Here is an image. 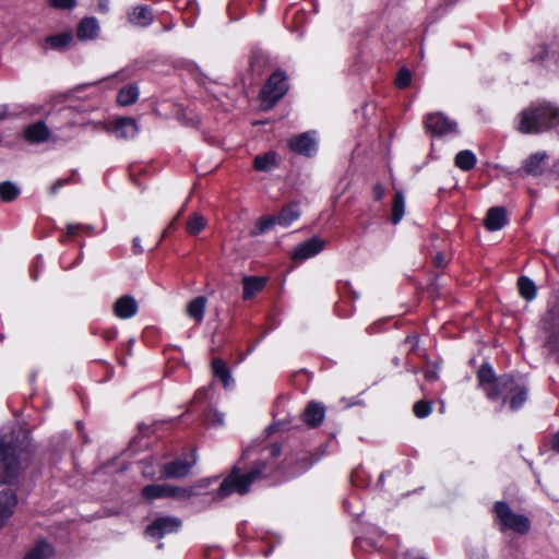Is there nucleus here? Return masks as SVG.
<instances>
[{
  "label": "nucleus",
  "instance_id": "nucleus-1",
  "mask_svg": "<svg viewBox=\"0 0 559 559\" xmlns=\"http://www.w3.org/2000/svg\"><path fill=\"white\" fill-rule=\"evenodd\" d=\"M281 453V445L275 443L261 451L260 460L250 472L240 474L239 468L234 467L231 473L222 481L217 490V496L219 498H226L234 492L240 495L247 493L253 481L271 475L274 463L273 461L271 462L270 459L275 460Z\"/></svg>",
  "mask_w": 559,
  "mask_h": 559
},
{
  "label": "nucleus",
  "instance_id": "nucleus-2",
  "mask_svg": "<svg viewBox=\"0 0 559 559\" xmlns=\"http://www.w3.org/2000/svg\"><path fill=\"white\" fill-rule=\"evenodd\" d=\"M26 454L13 429L0 431V484H12L25 469Z\"/></svg>",
  "mask_w": 559,
  "mask_h": 559
},
{
  "label": "nucleus",
  "instance_id": "nucleus-3",
  "mask_svg": "<svg viewBox=\"0 0 559 559\" xmlns=\"http://www.w3.org/2000/svg\"><path fill=\"white\" fill-rule=\"evenodd\" d=\"M559 121V108L545 100L532 103L515 118V129L522 134H540L552 129Z\"/></svg>",
  "mask_w": 559,
  "mask_h": 559
},
{
  "label": "nucleus",
  "instance_id": "nucleus-4",
  "mask_svg": "<svg viewBox=\"0 0 559 559\" xmlns=\"http://www.w3.org/2000/svg\"><path fill=\"white\" fill-rule=\"evenodd\" d=\"M493 393L489 400H501L503 405L509 402L510 409L518 411L527 401L528 384L522 376L502 374Z\"/></svg>",
  "mask_w": 559,
  "mask_h": 559
},
{
  "label": "nucleus",
  "instance_id": "nucleus-5",
  "mask_svg": "<svg viewBox=\"0 0 559 559\" xmlns=\"http://www.w3.org/2000/svg\"><path fill=\"white\" fill-rule=\"evenodd\" d=\"M542 334L544 337V354L549 362H559V312L552 307L542 319Z\"/></svg>",
  "mask_w": 559,
  "mask_h": 559
},
{
  "label": "nucleus",
  "instance_id": "nucleus-6",
  "mask_svg": "<svg viewBox=\"0 0 559 559\" xmlns=\"http://www.w3.org/2000/svg\"><path fill=\"white\" fill-rule=\"evenodd\" d=\"M495 522L499 524L500 532L512 531L520 535L528 533L530 519L521 513H515L504 501H497L493 506Z\"/></svg>",
  "mask_w": 559,
  "mask_h": 559
},
{
  "label": "nucleus",
  "instance_id": "nucleus-7",
  "mask_svg": "<svg viewBox=\"0 0 559 559\" xmlns=\"http://www.w3.org/2000/svg\"><path fill=\"white\" fill-rule=\"evenodd\" d=\"M288 91L287 76L275 71L265 82L260 93L261 106L271 109Z\"/></svg>",
  "mask_w": 559,
  "mask_h": 559
},
{
  "label": "nucleus",
  "instance_id": "nucleus-8",
  "mask_svg": "<svg viewBox=\"0 0 559 559\" xmlns=\"http://www.w3.org/2000/svg\"><path fill=\"white\" fill-rule=\"evenodd\" d=\"M288 147L295 154L310 157L318 151V140L316 131H307L292 136L288 140Z\"/></svg>",
  "mask_w": 559,
  "mask_h": 559
},
{
  "label": "nucleus",
  "instance_id": "nucleus-9",
  "mask_svg": "<svg viewBox=\"0 0 559 559\" xmlns=\"http://www.w3.org/2000/svg\"><path fill=\"white\" fill-rule=\"evenodd\" d=\"M426 128L433 135H447L457 133V123L441 112L430 114L427 116Z\"/></svg>",
  "mask_w": 559,
  "mask_h": 559
},
{
  "label": "nucleus",
  "instance_id": "nucleus-10",
  "mask_svg": "<svg viewBox=\"0 0 559 559\" xmlns=\"http://www.w3.org/2000/svg\"><path fill=\"white\" fill-rule=\"evenodd\" d=\"M181 521L175 516H160L155 519L147 527L146 534L153 538H162L167 534L178 532Z\"/></svg>",
  "mask_w": 559,
  "mask_h": 559
},
{
  "label": "nucleus",
  "instance_id": "nucleus-11",
  "mask_svg": "<svg viewBox=\"0 0 559 559\" xmlns=\"http://www.w3.org/2000/svg\"><path fill=\"white\" fill-rule=\"evenodd\" d=\"M324 241L318 237H312L299 243L292 253L295 261H304L319 254L324 249Z\"/></svg>",
  "mask_w": 559,
  "mask_h": 559
},
{
  "label": "nucleus",
  "instance_id": "nucleus-12",
  "mask_svg": "<svg viewBox=\"0 0 559 559\" xmlns=\"http://www.w3.org/2000/svg\"><path fill=\"white\" fill-rule=\"evenodd\" d=\"M39 110H40V107L35 106V105H29V106H26L23 108L20 106H15L14 108L11 109L9 105L3 104V105H0V121H2L4 119L19 118L22 115H26L27 117H33V116L39 114ZM7 138H8V135L0 134V144L1 145L8 144Z\"/></svg>",
  "mask_w": 559,
  "mask_h": 559
},
{
  "label": "nucleus",
  "instance_id": "nucleus-13",
  "mask_svg": "<svg viewBox=\"0 0 559 559\" xmlns=\"http://www.w3.org/2000/svg\"><path fill=\"white\" fill-rule=\"evenodd\" d=\"M195 462H188L186 459H176L163 465L160 469V478H180L189 474L192 464Z\"/></svg>",
  "mask_w": 559,
  "mask_h": 559
},
{
  "label": "nucleus",
  "instance_id": "nucleus-14",
  "mask_svg": "<svg viewBox=\"0 0 559 559\" xmlns=\"http://www.w3.org/2000/svg\"><path fill=\"white\" fill-rule=\"evenodd\" d=\"M477 379L479 386L485 392L487 397L496 394L493 393V390L498 386L500 376H496L492 367L489 364L485 362L480 366L477 372Z\"/></svg>",
  "mask_w": 559,
  "mask_h": 559
},
{
  "label": "nucleus",
  "instance_id": "nucleus-15",
  "mask_svg": "<svg viewBox=\"0 0 559 559\" xmlns=\"http://www.w3.org/2000/svg\"><path fill=\"white\" fill-rule=\"evenodd\" d=\"M128 21L138 27H148L153 21H154V14L153 11L148 5L139 4L135 7H132L128 13Z\"/></svg>",
  "mask_w": 559,
  "mask_h": 559
},
{
  "label": "nucleus",
  "instance_id": "nucleus-16",
  "mask_svg": "<svg viewBox=\"0 0 559 559\" xmlns=\"http://www.w3.org/2000/svg\"><path fill=\"white\" fill-rule=\"evenodd\" d=\"M50 136V130L44 121H37L28 124L23 130V138L31 144H40Z\"/></svg>",
  "mask_w": 559,
  "mask_h": 559
},
{
  "label": "nucleus",
  "instance_id": "nucleus-17",
  "mask_svg": "<svg viewBox=\"0 0 559 559\" xmlns=\"http://www.w3.org/2000/svg\"><path fill=\"white\" fill-rule=\"evenodd\" d=\"M100 27L96 17H83L76 27V37L82 41L96 39L99 35Z\"/></svg>",
  "mask_w": 559,
  "mask_h": 559
},
{
  "label": "nucleus",
  "instance_id": "nucleus-18",
  "mask_svg": "<svg viewBox=\"0 0 559 559\" xmlns=\"http://www.w3.org/2000/svg\"><path fill=\"white\" fill-rule=\"evenodd\" d=\"M17 496L11 489L0 491V527L13 515Z\"/></svg>",
  "mask_w": 559,
  "mask_h": 559
},
{
  "label": "nucleus",
  "instance_id": "nucleus-19",
  "mask_svg": "<svg viewBox=\"0 0 559 559\" xmlns=\"http://www.w3.org/2000/svg\"><path fill=\"white\" fill-rule=\"evenodd\" d=\"M109 130L116 138L128 140L136 135L138 124L132 118H119Z\"/></svg>",
  "mask_w": 559,
  "mask_h": 559
},
{
  "label": "nucleus",
  "instance_id": "nucleus-20",
  "mask_svg": "<svg viewBox=\"0 0 559 559\" xmlns=\"http://www.w3.org/2000/svg\"><path fill=\"white\" fill-rule=\"evenodd\" d=\"M325 416V407L318 402H310L302 413L305 424L310 428L320 426Z\"/></svg>",
  "mask_w": 559,
  "mask_h": 559
},
{
  "label": "nucleus",
  "instance_id": "nucleus-21",
  "mask_svg": "<svg viewBox=\"0 0 559 559\" xmlns=\"http://www.w3.org/2000/svg\"><path fill=\"white\" fill-rule=\"evenodd\" d=\"M242 298L245 300L252 299L258 293L262 292L267 283V278L264 276H250L246 275L242 277Z\"/></svg>",
  "mask_w": 559,
  "mask_h": 559
},
{
  "label": "nucleus",
  "instance_id": "nucleus-22",
  "mask_svg": "<svg viewBox=\"0 0 559 559\" xmlns=\"http://www.w3.org/2000/svg\"><path fill=\"white\" fill-rule=\"evenodd\" d=\"M114 312L120 319H130L138 312V302L131 296H122L115 302Z\"/></svg>",
  "mask_w": 559,
  "mask_h": 559
},
{
  "label": "nucleus",
  "instance_id": "nucleus-23",
  "mask_svg": "<svg viewBox=\"0 0 559 559\" xmlns=\"http://www.w3.org/2000/svg\"><path fill=\"white\" fill-rule=\"evenodd\" d=\"M547 159L548 155L545 152L534 153L523 162V169L527 175L539 176L545 170Z\"/></svg>",
  "mask_w": 559,
  "mask_h": 559
},
{
  "label": "nucleus",
  "instance_id": "nucleus-24",
  "mask_svg": "<svg viewBox=\"0 0 559 559\" xmlns=\"http://www.w3.org/2000/svg\"><path fill=\"white\" fill-rule=\"evenodd\" d=\"M508 223L504 207L496 206L488 210L485 226L490 231L500 230Z\"/></svg>",
  "mask_w": 559,
  "mask_h": 559
},
{
  "label": "nucleus",
  "instance_id": "nucleus-25",
  "mask_svg": "<svg viewBox=\"0 0 559 559\" xmlns=\"http://www.w3.org/2000/svg\"><path fill=\"white\" fill-rule=\"evenodd\" d=\"M205 307L206 298L204 296H198L188 304L187 314L197 323H201L204 319Z\"/></svg>",
  "mask_w": 559,
  "mask_h": 559
},
{
  "label": "nucleus",
  "instance_id": "nucleus-26",
  "mask_svg": "<svg viewBox=\"0 0 559 559\" xmlns=\"http://www.w3.org/2000/svg\"><path fill=\"white\" fill-rule=\"evenodd\" d=\"M277 225L282 227L290 226L295 221L300 217V211L297 204L285 205L276 215Z\"/></svg>",
  "mask_w": 559,
  "mask_h": 559
},
{
  "label": "nucleus",
  "instance_id": "nucleus-27",
  "mask_svg": "<svg viewBox=\"0 0 559 559\" xmlns=\"http://www.w3.org/2000/svg\"><path fill=\"white\" fill-rule=\"evenodd\" d=\"M277 154L269 151L254 157L253 167L258 171H270L277 166Z\"/></svg>",
  "mask_w": 559,
  "mask_h": 559
},
{
  "label": "nucleus",
  "instance_id": "nucleus-28",
  "mask_svg": "<svg viewBox=\"0 0 559 559\" xmlns=\"http://www.w3.org/2000/svg\"><path fill=\"white\" fill-rule=\"evenodd\" d=\"M142 497L147 501L155 499L169 498V485H147L141 490Z\"/></svg>",
  "mask_w": 559,
  "mask_h": 559
},
{
  "label": "nucleus",
  "instance_id": "nucleus-29",
  "mask_svg": "<svg viewBox=\"0 0 559 559\" xmlns=\"http://www.w3.org/2000/svg\"><path fill=\"white\" fill-rule=\"evenodd\" d=\"M53 555V547L45 542L39 540L27 554L24 559H48Z\"/></svg>",
  "mask_w": 559,
  "mask_h": 559
},
{
  "label": "nucleus",
  "instance_id": "nucleus-30",
  "mask_svg": "<svg viewBox=\"0 0 559 559\" xmlns=\"http://www.w3.org/2000/svg\"><path fill=\"white\" fill-rule=\"evenodd\" d=\"M73 35L70 31L48 36L46 44L55 50L66 49L72 41Z\"/></svg>",
  "mask_w": 559,
  "mask_h": 559
},
{
  "label": "nucleus",
  "instance_id": "nucleus-31",
  "mask_svg": "<svg viewBox=\"0 0 559 559\" xmlns=\"http://www.w3.org/2000/svg\"><path fill=\"white\" fill-rule=\"evenodd\" d=\"M405 213V197L402 191H396L392 202L391 222L392 224H399Z\"/></svg>",
  "mask_w": 559,
  "mask_h": 559
},
{
  "label": "nucleus",
  "instance_id": "nucleus-32",
  "mask_svg": "<svg viewBox=\"0 0 559 559\" xmlns=\"http://www.w3.org/2000/svg\"><path fill=\"white\" fill-rule=\"evenodd\" d=\"M476 155L471 150L460 151L454 159L455 166L463 171L473 169L476 165Z\"/></svg>",
  "mask_w": 559,
  "mask_h": 559
},
{
  "label": "nucleus",
  "instance_id": "nucleus-33",
  "mask_svg": "<svg viewBox=\"0 0 559 559\" xmlns=\"http://www.w3.org/2000/svg\"><path fill=\"white\" fill-rule=\"evenodd\" d=\"M518 288L520 295L527 301H532L536 297L537 287L535 283L527 276H521L518 280Z\"/></svg>",
  "mask_w": 559,
  "mask_h": 559
},
{
  "label": "nucleus",
  "instance_id": "nucleus-34",
  "mask_svg": "<svg viewBox=\"0 0 559 559\" xmlns=\"http://www.w3.org/2000/svg\"><path fill=\"white\" fill-rule=\"evenodd\" d=\"M275 225H277L276 215L262 216L257 221L254 227L250 231V235L251 236L262 235V234L271 230Z\"/></svg>",
  "mask_w": 559,
  "mask_h": 559
},
{
  "label": "nucleus",
  "instance_id": "nucleus-35",
  "mask_svg": "<svg viewBox=\"0 0 559 559\" xmlns=\"http://www.w3.org/2000/svg\"><path fill=\"white\" fill-rule=\"evenodd\" d=\"M139 98V88L135 85H128L121 88L117 95V102L121 106L134 104Z\"/></svg>",
  "mask_w": 559,
  "mask_h": 559
},
{
  "label": "nucleus",
  "instance_id": "nucleus-36",
  "mask_svg": "<svg viewBox=\"0 0 559 559\" xmlns=\"http://www.w3.org/2000/svg\"><path fill=\"white\" fill-rule=\"evenodd\" d=\"M212 369L214 376L219 378L224 386L227 388L229 385V382L231 381V376L225 361H223L219 358L213 359Z\"/></svg>",
  "mask_w": 559,
  "mask_h": 559
},
{
  "label": "nucleus",
  "instance_id": "nucleus-37",
  "mask_svg": "<svg viewBox=\"0 0 559 559\" xmlns=\"http://www.w3.org/2000/svg\"><path fill=\"white\" fill-rule=\"evenodd\" d=\"M206 226V219L199 213H193L187 223V233L197 236Z\"/></svg>",
  "mask_w": 559,
  "mask_h": 559
},
{
  "label": "nucleus",
  "instance_id": "nucleus-38",
  "mask_svg": "<svg viewBox=\"0 0 559 559\" xmlns=\"http://www.w3.org/2000/svg\"><path fill=\"white\" fill-rule=\"evenodd\" d=\"M20 194L17 186L11 181H4L0 183V200L3 202H11L16 199Z\"/></svg>",
  "mask_w": 559,
  "mask_h": 559
},
{
  "label": "nucleus",
  "instance_id": "nucleus-39",
  "mask_svg": "<svg viewBox=\"0 0 559 559\" xmlns=\"http://www.w3.org/2000/svg\"><path fill=\"white\" fill-rule=\"evenodd\" d=\"M413 412L417 418H426L432 412V405L426 400L418 401L413 406Z\"/></svg>",
  "mask_w": 559,
  "mask_h": 559
},
{
  "label": "nucleus",
  "instance_id": "nucleus-40",
  "mask_svg": "<svg viewBox=\"0 0 559 559\" xmlns=\"http://www.w3.org/2000/svg\"><path fill=\"white\" fill-rule=\"evenodd\" d=\"M80 231L85 233L87 235H92L94 231V227L92 225H84V224H68L67 225V236L69 238L75 237Z\"/></svg>",
  "mask_w": 559,
  "mask_h": 559
},
{
  "label": "nucleus",
  "instance_id": "nucleus-41",
  "mask_svg": "<svg viewBox=\"0 0 559 559\" xmlns=\"http://www.w3.org/2000/svg\"><path fill=\"white\" fill-rule=\"evenodd\" d=\"M193 495L191 488H182L169 485V497L180 500L189 499Z\"/></svg>",
  "mask_w": 559,
  "mask_h": 559
},
{
  "label": "nucleus",
  "instance_id": "nucleus-42",
  "mask_svg": "<svg viewBox=\"0 0 559 559\" xmlns=\"http://www.w3.org/2000/svg\"><path fill=\"white\" fill-rule=\"evenodd\" d=\"M412 81V74L407 69H401L395 79V85L400 88H404L409 85Z\"/></svg>",
  "mask_w": 559,
  "mask_h": 559
},
{
  "label": "nucleus",
  "instance_id": "nucleus-43",
  "mask_svg": "<svg viewBox=\"0 0 559 559\" xmlns=\"http://www.w3.org/2000/svg\"><path fill=\"white\" fill-rule=\"evenodd\" d=\"M49 5L58 10H72L76 7V0H49Z\"/></svg>",
  "mask_w": 559,
  "mask_h": 559
},
{
  "label": "nucleus",
  "instance_id": "nucleus-44",
  "mask_svg": "<svg viewBox=\"0 0 559 559\" xmlns=\"http://www.w3.org/2000/svg\"><path fill=\"white\" fill-rule=\"evenodd\" d=\"M205 420L207 424L213 425V426L223 425L224 414H222L217 411H214V409H210L205 415Z\"/></svg>",
  "mask_w": 559,
  "mask_h": 559
},
{
  "label": "nucleus",
  "instance_id": "nucleus-45",
  "mask_svg": "<svg viewBox=\"0 0 559 559\" xmlns=\"http://www.w3.org/2000/svg\"><path fill=\"white\" fill-rule=\"evenodd\" d=\"M43 269L41 257H37L33 265L31 266L29 273L33 281H37L39 271Z\"/></svg>",
  "mask_w": 559,
  "mask_h": 559
},
{
  "label": "nucleus",
  "instance_id": "nucleus-46",
  "mask_svg": "<svg viewBox=\"0 0 559 559\" xmlns=\"http://www.w3.org/2000/svg\"><path fill=\"white\" fill-rule=\"evenodd\" d=\"M547 57H548L547 47L540 46V47H538V51L535 52L534 56L532 57V60L543 62L547 59Z\"/></svg>",
  "mask_w": 559,
  "mask_h": 559
},
{
  "label": "nucleus",
  "instance_id": "nucleus-47",
  "mask_svg": "<svg viewBox=\"0 0 559 559\" xmlns=\"http://www.w3.org/2000/svg\"><path fill=\"white\" fill-rule=\"evenodd\" d=\"M372 195L376 201L382 200V198L384 197V188L381 183H376L372 187Z\"/></svg>",
  "mask_w": 559,
  "mask_h": 559
},
{
  "label": "nucleus",
  "instance_id": "nucleus-48",
  "mask_svg": "<svg viewBox=\"0 0 559 559\" xmlns=\"http://www.w3.org/2000/svg\"><path fill=\"white\" fill-rule=\"evenodd\" d=\"M424 376L428 381H436L439 378V372L436 368H427Z\"/></svg>",
  "mask_w": 559,
  "mask_h": 559
},
{
  "label": "nucleus",
  "instance_id": "nucleus-49",
  "mask_svg": "<svg viewBox=\"0 0 559 559\" xmlns=\"http://www.w3.org/2000/svg\"><path fill=\"white\" fill-rule=\"evenodd\" d=\"M132 251L134 254H141L144 251L139 237H134L132 240Z\"/></svg>",
  "mask_w": 559,
  "mask_h": 559
},
{
  "label": "nucleus",
  "instance_id": "nucleus-50",
  "mask_svg": "<svg viewBox=\"0 0 559 559\" xmlns=\"http://www.w3.org/2000/svg\"><path fill=\"white\" fill-rule=\"evenodd\" d=\"M98 10L102 13H108L110 10V0H96Z\"/></svg>",
  "mask_w": 559,
  "mask_h": 559
},
{
  "label": "nucleus",
  "instance_id": "nucleus-51",
  "mask_svg": "<svg viewBox=\"0 0 559 559\" xmlns=\"http://www.w3.org/2000/svg\"><path fill=\"white\" fill-rule=\"evenodd\" d=\"M433 261L437 267H443L447 263L445 257L442 252H438Z\"/></svg>",
  "mask_w": 559,
  "mask_h": 559
},
{
  "label": "nucleus",
  "instance_id": "nucleus-52",
  "mask_svg": "<svg viewBox=\"0 0 559 559\" xmlns=\"http://www.w3.org/2000/svg\"><path fill=\"white\" fill-rule=\"evenodd\" d=\"M68 182V179H59L57 180L50 188V193L56 194L58 190L63 187Z\"/></svg>",
  "mask_w": 559,
  "mask_h": 559
},
{
  "label": "nucleus",
  "instance_id": "nucleus-53",
  "mask_svg": "<svg viewBox=\"0 0 559 559\" xmlns=\"http://www.w3.org/2000/svg\"><path fill=\"white\" fill-rule=\"evenodd\" d=\"M469 559H489V558L485 550H477L471 555Z\"/></svg>",
  "mask_w": 559,
  "mask_h": 559
},
{
  "label": "nucleus",
  "instance_id": "nucleus-54",
  "mask_svg": "<svg viewBox=\"0 0 559 559\" xmlns=\"http://www.w3.org/2000/svg\"><path fill=\"white\" fill-rule=\"evenodd\" d=\"M236 5V1H233L228 4V14L230 16L231 20H239L240 19V14H236L234 13V7Z\"/></svg>",
  "mask_w": 559,
  "mask_h": 559
},
{
  "label": "nucleus",
  "instance_id": "nucleus-55",
  "mask_svg": "<svg viewBox=\"0 0 559 559\" xmlns=\"http://www.w3.org/2000/svg\"><path fill=\"white\" fill-rule=\"evenodd\" d=\"M551 448L556 452H559V433H555L551 440Z\"/></svg>",
  "mask_w": 559,
  "mask_h": 559
},
{
  "label": "nucleus",
  "instance_id": "nucleus-56",
  "mask_svg": "<svg viewBox=\"0 0 559 559\" xmlns=\"http://www.w3.org/2000/svg\"><path fill=\"white\" fill-rule=\"evenodd\" d=\"M104 336H105V338L107 341H111V340L117 337V331L116 330H108V331L105 332Z\"/></svg>",
  "mask_w": 559,
  "mask_h": 559
},
{
  "label": "nucleus",
  "instance_id": "nucleus-57",
  "mask_svg": "<svg viewBox=\"0 0 559 559\" xmlns=\"http://www.w3.org/2000/svg\"><path fill=\"white\" fill-rule=\"evenodd\" d=\"M175 225H176V218H174V219L169 223V225H168L167 229L165 230V233H167V230H168V229L174 228V227H175Z\"/></svg>",
  "mask_w": 559,
  "mask_h": 559
},
{
  "label": "nucleus",
  "instance_id": "nucleus-58",
  "mask_svg": "<svg viewBox=\"0 0 559 559\" xmlns=\"http://www.w3.org/2000/svg\"><path fill=\"white\" fill-rule=\"evenodd\" d=\"M384 473H381L380 476H379V484L383 485L384 483Z\"/></svg>",
  "mask_w": 559,
  "mask_h": 559
},
{
  "label": "nucleus",
  "instance_id": "nucleus-59",
  "mask_svg": "<svg viewBox=\"0 0 559 559\" xmlns=\"http://www.w3.org/2000/svg\"><path fill=\"white\" fill-rule=\"evenodd\" d=\"M173 27H174V25H173V24L166 25V26H164V31L168 32V31H170Z\"/></svg>",
  "mask_w": 559,
  "mask_h": 559
},
{
  "label": "nucleus",
  "instance_id": "nucleus-60",
  "mask_svg": "<svg viewBox=\"0 0 559 559\" xmlns=\"http://www.w3.org/2000/svg\"><path fill=\"white\" fill-rule=\"evenodd\" d=\"M238 9L240 10L239 3L236 2V5L234 7V13L237 12Z\"/></svg>",
  "mask_w": 559,
  "mask_h": 559
},
{
  "label": "nucleus",
  "instance_id": "nucleus-61",
  "mask_svg": "<svg viewBox=\"0 0 559 559\" xmlns=\"http://www.w3.org/2000/svg\"><path fill=\"white\" fill-rule=\"evenodd\" d=\"M181 212H183V209H180V212H178V215H176V219L179 218V215H181Z\"/></svg>",
  "mask_w": 559,
  "mask_h": 559
},
{
  "label": "nucleus",
  "instance_id": "nucleus-62",
  "mask_svg": "<svg viewBox=\"0 0 559 559\" xmlns=\"http://www.w3.org/2000/svg\"><path fill=\"white\" fill-rule=\"evenodd\" d=\"M181 212H183V209H180V212H178V215H176V219L179 218V215H181Z\"/></svg>",
  "mask_w": 559,
  "mask_h": 559
},
{
  "label": "nucleus",
  "instance_id": "nucleus-63",
  "mask_svg": "<svg viewBox=\"0 0 559 559\" xmlns=\"http://www.w3.org/2000/svg\"><path fill=\"white\" fill-rule=\"evenodd\" d=\"M181 212H183V209H180V212H178V215H176V219L179 218V215H181Z\"/></svg>",
  "mask_w": 559,
  "mask_h": 559
},
{
  "label": "nucleus",
  "instance_id": "nucleus-64",
  "mask_svg": "<svg viewBox=\"0 0 559 559\" xmlns=\"http://www.w3.org/2000/svg\"><path fill=\"white\" fill-rule=\"evenodd\" d=\"M249 453H250V450H246V451L243 452V456L249 455Z\"/></svg>",
  "mask_w": 559,
  "mask_h": 559
}]
</instances>
